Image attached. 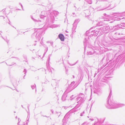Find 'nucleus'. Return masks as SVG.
I'll use <instances>...</instances> for the list:
<instances>
[{
	"mask_svg": "<svg viewBox=\"0 0 125 125\" xmlns=\"http://www.w3.org/2000/svg\"><path fill=\"white\" fill-rule=\"evenodd\" d=\"M59 38L62 41H63L64 39V37L63 35L62 34H60L59 35Z\"/></svg>",
	"mask_w": 125,
	"mask_h": 125,
	"instance_id": "obj_1",
	"label": "nucleus"
}]
</instances>
